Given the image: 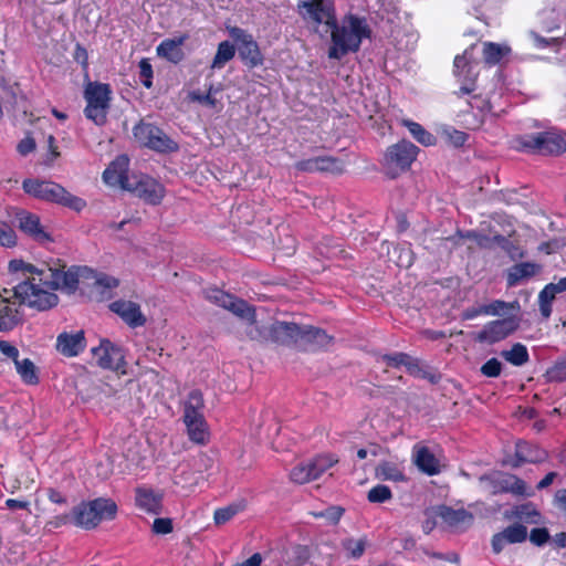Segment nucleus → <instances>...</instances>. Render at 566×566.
<instances>
[{
	"label": "nucleus",
	"mask_w": 566,
	"mask_h": 566,
	"mask_svg": "<svg viewBox=\"0 0 566 566\" xmlns=\"http://www.w3.org/2000/svg\"><path fill=\"white\" fill-rule=\"evenodd\" d=\"M90 273L87 266H70L60 261L45 265L39 276L31 282L19 283L13 287L14 297L21 304L36 311H48L59 303V296L49 290H61L67 294L76 292L80 285L84 289V281Z\"/></svg>",
	"instance_id": "obj_1"
},
{
	"label": "nucleus",
	"mask_w": 566,
	"mask_h": 566,
	"mask_svg": "<svg viewBox=\"0 0 566 566\" xmlns=\"http://www.w3.org/2000/svg\"><path fill=\"white\" fill-rule=\"evenodd\" d=\"M129 158L118 156L103 172V180L109 186H119L122 189L135 193L150 205L160 203L165 196V188L155 179L144 175H129Z\"/></svg>",
	"instance_id": "obj_2"
},
{
	"label": "nucleus",
	"mask_w": 566,
	"mask_h": 566,
	"mask_svg": "<svg viewBox=\"0 0 566 566\" xmlns=\"http://www.w3.org/2000/svg\"><path fill=\"white\" fill-rule=\"evenodd\" d=\"M332 30V45L328 50V57L340 60L349 52H357L361 40L370 36V29L366 21L356 15L345 17L339 25L337 19L329 25Z\"/></svg>",
	"instance_id": "obj_3"
},
{
	"label": "nucleus",
	"mask_w": 566,
	"mask_h": 566,
	"mask_svg": "<svg viewBox=\"0 0 566 566\" xmlns=\"http://www.w3.org/2000/svg\"><path fill=\"white\" fill-rule=\"evenodd\" d=\"M22 188L29 196L67 207L74 211H82L86 207L84 199L73 196L61 185L40 179H25Z\"/></svg>",
	"instance_id": "obj_4"
},
{
	"label": "nucleus",
	"mask_w": 566,
	"mask_h": 566,
	"mask_svg": "<svg viewBox=\"0 0 566 566\" xmlns=\"http://www.w3.org/2000/svg\"><path fill=\"white\" fill-rule=\"evenodd\" d=\"M116 513L117 505L113 500L99 497L75 506L72 516L61 517V523L73 520L77 526L90 530L96 527L103 520H113Z\"/></svg>",
	"instance_id": "obj_5"
},
{
	"label": "nucleus",
	"mask_w": 566,
	"mask_h": 566,
	"mask_svg": "<svg viewBox=\"0 0 566 566\" xmlns=\"http://www.w3.org/2000/svg\"><path fill=\"white\" fill-rule=\"evenodd\" d=\"M86 118L98 126L107 122V114L111 107V88L108 84L90 82L84 91Z\"/></svg>",
	"instance_id": "obj_6"
},
{
	"label": "nucleus",
	"mask_w": 566,
	"mask_h": 566,
	"mask_svg": "<svg viewBox=\"0 0 566 566\" xmlns=\"http://www.w3.org/2000/svg\"><path fill=\"white\" fill-rule=\"evenodd\" d=\"M133 134L142 146L155 151L167 153L178 149V144L154 124L140 122L134 127Z\"/></svg>",
	"instance_id": "obj_7"
},
{
	"label": "nucleus",
	"mask_w": 566,
	"mask_h": 566,
	"mask_svg": "<svg viewBox=\"0 0 566 566\" xmlns=\"http://www.w3.org/2000/svg\"><path fill=\"white\" fill-rule=\"evenodd\" d=\"M521 145L536 154L558 156L566 151V140L555 132H542L521 138Z\"/></svg>",
	"instance_id": "obj_8"
},
{
	"label": "nucleus",
	"mask_w": 566,
	"mask_h": 566,
	"mask_svg": "<svg viewBox=\"0 0 566 566\" xmlns=\"http://www.w3.org/2000/svg\"><path fill=\"white\" fill-rule=\"evenodd\" d=\"M419 148L408 140L390 146L384 157L387 172L395 177L399 171L407 170L417 158Z\"/></svg>",
	"instance_id": "obj_9"
},
{
	"label": "nucleus",
	"mask_w": 566,
	"mask_h": 566,
	"mask_svg": "<svg viewBox=\"0 0 566 566\" xmlns=\"http://www.w3.org/2000/svg\"><path fill=\"white\" fill-rule=\"evenodd\" d=\"M298 14L315 25L324 23L329 28L335 23L334 4L329 0H302L297 3Z\"/></svg>",
	"instance_id": "obj_10"
},
{
	"label": "nucleus",
	"mask_w": 566,
	"mask_h": 566,
	"mask_svg": "<svg viewBox=\"0 0 566 566\" xmlns=\"http://www.w3.org/2000/svg\"><path fill=\"white\" fill-rule=\"evenodd\" d=\"M480 482L493 495L500 493L528 495L526 483L513 474L496 472L490 475H482Z\"/></svg>",
	"instance_id": "obj_11"
},
{
	"label": "nucleus",
	"mask_w": 566,
	"mask_h": 566,
	"mask_svg": "<svg viewBox=\"0 0 566 566\" xmlns=\"http://www.w3.org/2000/svg\"><path fill=\"white\" fill-rule=\"evenodd\" d=\"M338 460L333 455H319L315 459L295 465L290 472V479L297 484L308 483L318 479L326 470Z\"/></svg>",
	"instance_id": "obj_12"
},
{
	"label": "nucleus",
	"mask_w": 566,
	"mask_h": 566,
	"mask_svg": "<svg viewBox=\"0 0 566 566\" xmlns=\"http://www.w3.org/2000/svg\"><path fill=\"white\" fill-rule=\"evenodd\" d=\"M116 277L104 273H97L90 269V273L84 281L83 291H87L88 296L97 302L108 300L113 296V290L118 286Z\"/></svg>",
	"instance_id": "obj_13"
},
{
	"label": "nucleus",
	"mask_w": 566,
	"mask_h": 566,
	"mask_svg": "<svg viewBox=\"0 0 566 566\" xmlns=\"http://www.w3.org/2000/svg\"><path fill=\"white\" fill-rule=\"evenodd\" d=\"M229 32L231 38L237 42L240 57L247 65L254 67L262 64V54L251 34L238 27L230 29Z\"/></svg>",
	"instance_id": "obj_14"
},
{
	"label": "nucleus",
	"mask_w": 566,
	"mask_h": 566,
	"mask_svg": "<svg viewBox=\"0 0 566 566\" xmlns=\"http://www.w3.org/2000/svg\"><path fill=\"white\" fill-rule=\"evenodd\" d=\"M518 327V323L513 317L497 319L488 323L479 333L474 340L479 343L494 344L511 335Z\"/></svg>",
	"instance_id": "obj_15"
},
{
	"label": "nucleus",
	"mask_w": 566,
	"mask_h": 566,
	"mask_svg": "<svg viewBox=\"0 0 566 566\" xmlns=\"http://www.w3.org/2000/svg\"><path fill=\"white\" fill-rule=\"evenodd\" d=\"M92 355L104 369L119 370L125 364L122 349L108 339H102L99 346L92 349Z\"/></svg>",
	"instance_id": "obj_16"
},
{
	"label": "nucleus",
	"mask_w": 566,
	"mask_h": 566,
	"mask_svg": "<svg viewBox=\"0 0 566 566\" xmlns=\"http://www.w3.org/2000/svg\"><path fill=\"white\" fill-rule=\"evenodd\" d=\"M527 527L521 523H513L492 537V548L495 554L501 553L509 544H520L527 538Z\"/></svg>",
	"instance_id": "obj_17"
},
{
	"label": "nucleus",
	"mask_w": 566,
	"mask_h": 566,
	"mask_svg": "<svg viewBox=\"0 0 566 566\" xmlns=\"http://www.w3.org/2000/svg\"><path fill=\"white\" fill-rule=\"evenodd\" d=\"M295 168L300 171L307 172L326 171L333 174H342L344 171L345 165L337 158L325 156L297 161L295 164Z\"/></svg>",
	"instance_id": "obj_18"
},
{
	"label": "nucleus",
	"mask_w": 566,
	"mask_h": 566,
	"mask_svg": "<svg viewBox=\"0 0 566 566\" xmlns=\"http://www.w3.org/2000/svg\"><path fill=\"white\" fill-rule=\"evenodd\" d=\"M305 325L301 326L295 323L276 322L271 325L269 335L271 338L281 344L295 343L301 344Z\"/></svg>",
	"instance_id": "obj_19"
},
{
	"label": "nucleus",
	"mask_w": 566,
	"mask_h": 566,
	"mask_svg": "<svg viewBox=\"0 0 566 566\" xmlns=\"http://www.w3.org/2000/svg\"><path fill=\"white\" fill-rule=\"evenodd\" d=\"M504 518L516 521V523L523 525H539L544 523L543 515L532 502L514 505L512 509L506 510Z\"/></svg>",
	"instance_id": "obj_20"
},
{
	"label": "nucleus",
	"mask_w": 566,
	"mask_h": 566,
	"mask_svg": "<svg viewBox=\"0 0 566 566\" xmlns=\"http://www.w3.org/2000/svg\"><path fill=\"white\" fill-rule=\"evenodd\" d=\"M109 308L130 327H139L146 323L140 306L135 302L116 301L109 305Z\"/></svg>",
	"instance_id": "obj_21"
},
{
	"label": "nucleus",
	"mask_w": 566,
	"mask_h": 566,
	"mask_svg": "<svg viewBox=\"0 0 566 566\" xmlns=\"http://www.w3.org/2000/svg\"><path fill=\"white\" fill-rule=\"evenodd\" d=\"M334 343V337L324 329L305 325L300 346L306 350L327 349Z\"/></svg>",
	"instance_id": "obj_22"
},
{
	"label": "nucleus",
	"mask_w": 566,
	"mask_h": 566,
	"mask_svg": "<svg viewBox=\"0 0 566 566\" xmlns=\"http://www.w3.org/2000/svg\"><path fill=\"white\" fill-rule=\"evenodd\" d=\"M85 348V336L83 331L76 333H61L56 339V349L63 356H77Z\"/></svg>",
	"instance_id": "obj_23"
},
{
	"label": "nucleus",
	"mask_w": 566,
	"mask_h": 566,
	"mask_svg": "<svg viewBox=\"0 0 566 566\" xmlns=\"http://www.w3.org/2000/svg\"><path fill=\"white\" fill-rule=\"evenodd\" d=\"M163 493L149 488H137L135 502L136 505L149 514L158 515L163 510Z\"/></svg>",
	"instance_id": "obj_24"
},
{
	"label": "nucleus",
	"mask_w": 566,
	"mask_h": 566,
	"mask_svg": "<svg viewBox=\"0 0 566 566\" xmlns=\"http://www.w3.org/2000/svg\"><path fill=\"white\" fill-rule=\"evenodd\" d=\"M548 458L545 450L527 442H517L515 448V460L512 462L513 468H518L523 463H541Z\"/></svg>",
	"instance_id": "obj_25"
},
{
	"label": "nucleus",
	"mask_w": 566,
	"mask_h": 566,
	"mask_svg": "<svg viewBox=\"0 0 566 566\" xmlns=\"http://www.w3.org/2000/svg\"><path fill=\"white\" fill-rule=\"evenodd\" d=\"M542 271V265L534 262H522L514 264L507 270L506 283L509 287L516 286Z\"/></svg>",
	"instance_id": "obj_26"
},
{
	"label": "nucleus",
	"mask_w": 566,
	"mask_h": 566,
	"mask_svg": "<svg viewBox=\"0 0 566 566\" xmlns=\"http://www.w3.org/2000/svg\"><path fill=\"white\" fill-rule=\"evenodd\" d=\"M17 220L20 230L31 235L36 241L43 242L50 240L49 234L43 230L40 218L36 214L22 210L17 213Z\"/></svg>",
	"instance_id": "obj_27"
},
{
	"label": "nucleus",
	"mask_w": 566,
	"mask_h": 566,
	"mask_svg": "<svg viewBox=\"0 0 566 566\" xmlns=\"http://www.w3.org/2000/svg\"><path fill=\"white\" fill-rule=\"evenodd\" d=\"M413 463L417 468L428 474L436 475L440 472V463L436 455L424 446H415L413 448Z\"/></svg>",
	"instance_id": "obj_28"
},
{
	"label": "nucleus",
	"mask_w": 566,
	"mask_h": 566,
	"mask_svg": "<svg viewBox=\"0 0 566 566\" xmlns=\"http://www.w3.org/2000/svg\"><path fill=\"white\" fill-rule=\"evenodd\" d=\"M438 516L451 527L470 526L473 522L472 513L464 509L453 510L446 505L438 507Z\"/></svg>",
	"instance_id": "obj_29"
},
{
	"label": "nucleus",
	"mask_w": 566,
	"mask_h": 566,
	"mask_svg": "<svg viewBox=\"0 0 566 566\" xmlns=\"http://www.w3.org/2000/svg\"><path fill=\"white\" fill-rule=\"evenodd\" d=\"M186 36L178 39H167L157 46V54L161 57L167 59L172 63H178L184 59V52L181 45L184 44Z\"/></svg>",
	"instance_id": "obj_30"
},
{
	"label": "nucleus",
	"mask_w": 566,
	"mask_h": 566,
	"mask_svg": "<svg viewBox=\"0 0 566 566\" xmlns=\"http://www.w3.org/2000/svg\"><path fill=\"white\" fill-rule=\"evenodd\" d=\"M226 310L247 321V323H255V308L241 298L231 295Z\"/></svg>",
	"instance_id": "obj_31"
},
{
	"label": "nucleus",
	"mask_w": 566,
	"mask_h": 566,
	"mask_svg": "<svg viewBox=\"0 0 566 566\" xmlns=\"http://www.w3.org/2000/svg\"><path fill=\"white\" fill-rule=\"evenodd\" d=\"M375 475L377 479L384 481L401 482L406 480L399 467L390 461L380 462L375 469Z\"/></svg>",
	"instance_id": "obj_32"
},
{
	"label": "nucleus",
	"mask_w": 566,
	"mask_h": 566,
	"mask_svg": "<svg viewBox=\"0 0 566 566\" xmlns=\"http://www.w3.org/2000/svg\"><path fill=\"white\" fill-rule=\"evenodd\" d=\"M19 322L20 317L18 310L9 305L7 301L3 300L0 303V331H11Z\"/></svg>",
	"instance_id": "obj_33"
},
{
	"label": "nucleus",
	"mask_w": 566,
	"mask_h": 566,
	"mask_svg": "<svg viewBox=\"0 0 566 566\" xmlns=\"http://www.w3.org/2000/svg\"><path fill=\"white\" fill-rule=\"evenodd\" d=\"M501 356L514 366H523L530 360V355L525 345L516 343L511 349L502 350Z\"/></svg>",
	"instance_id": "obj_34"
},
{
	"label": "nucleus",
	"mask_w": 566,
	"mask_h": 566,
	"mask_svg": "<svg viewBox=\"0 0 566 566\" xmlns=\"http://www.w3.org/2000/svg\"><path fill=\"white\" fill-rule=\"evenodd\" d=\"M235 54V46L229 41L219 43L217 53L211 63V69H222Z\"/></svg>",
	"instance_id": "obj_35"
},
{
	"label": "nucleus",
	"mask_w": 566,
	"mask_h": 566,
	"mask_svg": "<svg viewBox=\"0 0 566 566\" xmlns=\"http://www.w3.org/2000/svg\"><path fill=\"white\" fill-rule=\"evenodd\" d=\"M402 124L418 143L423 146H432L436 144V137L427 132L420 124L407 119H405Z\"/></svg>",
	"instance_id": "obj_36"
},
{
	"label": "nucleus",
	"mask_w": 566,
	"mask_h": 566,
	"mask_svg": "<svg viewBox=\"0 0 566 566\" xmlns=\"http://www.w3.org/2000/svg\"><path fill=\"white\" fill-rule=\"evenodd\" d=\"M15 368L22 380L29 385H35L39 382L36 368L29 358L17 360L14 363Z\"/></svg>",
	"instance_id": "obj_37"
},
{
	"label": "nucleus",
	"mask_w": 566,
	"mask_h": 566,
	"mask_svg": "<svg viewBox=\"0 0 566 566\" xmlns=\"http://www.w3.org/2000/svg\"><path fill=\"white\" fill-rule=\"evenodd\" d=\"M9 270L13 273L22 272V274L25 275V279L20 283H27L39 276V272L42 268L39 269L32 264L23 262L22 260H12L9 262Z\"/></svg>",
	"instance_id": "obj_38"
},
{
	"label": "nucleus",
	"mask_w": 566,
	"mask_h": 566,
	"mask_svg": "<svg viewBox=\"0 0 566 566\" xmlns=\"http://www.w3.org/2000/svg\"><path fill=\"white\" fill-rule=\"evenodd\" d=\"M510 52L507 46H502L496 43L488 42L484 44L483 56L485 63L494 65L499 63L504 55Z\"/></svg>",
	"instance_id": "obj_39"
},
{
	"label": "nucleus",
	"mask_w": 566,
	"mask_h": 566,
	"mask_svg": "<svg viewBox=\"0 0 566 566\" xmlns=\"http://www.w3.org/2000/svg\"><path fill=\"white\" fill-rule=\"evenodd\" d=\"M188 436L191 441L205 444L208 441V428L206 420H199L190 423H186Z\"/></svg>",
	"instance_id": "obj_40"
},
{
	"label": "nucleus",
	"mask_w": 566,
	"mask_h": 566,
	"mask_svg": "<svg viewBox=\"0 0 566 566\" xmlns=\"http://www.w3.org/2000/svg\"><path fill=\"white\" fill-rule=\"evenodd\" d=\"M520 303L517 301L507 303L501 300H496L491 304L484 305V314L485 315H502L507 311H518Z\"/></svg>",
	"instance_id": "obj_41"
},
{
	"label": "nucleus",
	"mask_w": 566,
	"mask_h": 566,
	"mask_svg": "<svg viewBox=\"0 0 566 566\" xmlns=\"http://www.w3.org/2000/svg\"><path fill=\"white\" fill-rule=\"evenodd\" d=\"M556 295L545 285L538 294L539 312L544 318H548L552 314V304Z\"/></svg>",
	"instance_id": "obj_42"
},
{
	"label": "nucleus",
	"mask_w": 566,
	"mask_h": 566,
	"mask_svg": "<svg viewBox=\"0 0 566 566\" xmlns=\"http://www.w3.org/2000/svg\"><path fill=\"white\" fill-rule=\"evenodd\" d=\"M366 543L365 538H346L342 542V546L349 557L359 558L365 552Z\"/></svg>",
	"instance_id": "obj_43"
},
{
	"label": "nucleus",
	"mask_w": 566,
	"mask_h": 566,
	"mask_svg": "<svg viewBox=\"0 0 566 566\" xmlns=\"http://www.w3.org/2000/svg\"><path fill=\"white\" fill-rule=\"evenodd\" d=\"M391 490L384 484H378L370 489L367 494V499L370 503H384L391 500Z\"/></svg>",
	"instance_id": "obj_44"
},
{
	"label": "nucleus",
	"mask_w": 566,
	"mask_h": 566,
	"mask_svg": "<svg viewBox=\"0 0 566 566\" xmlns=\"http://www.w3.org/2000/svg\"><path fill=\"white\" fill-rule=\"evenodd\" d=\"M547 376L552 381L566 380V356L555 363V365L547 370Z\"/></svg>",
	"instance_id": "obj_45"
},
{
	"label": "nucleus",
	"mask_w": 566,
	"mask_h": 566,
	"mask_svg": "<svg viewBox=\"0 0 566 566\" xmlns=\"http://www.w3.org/2000/svg\"><path fill=\"white\" fill-rule=\"evenodd\" d=\"M239 512L238 505H229L227 507L218 509L214 512L213 520L217 525H222L229 522Z\"/></svg>",
	"instance_id": "obj_46"
},
{
	"label": "nucleus",
	"mask_w": 566,
	"mask_h": 566,
	"mask_svg": "<svg viewBox=\"0 0 566 566\" xmlns=\"http://www.w3.org/2000/svg\"><path fill=\"white\" fill-rule=\"evenodd\" d=\"M528 538L533 545L541 547L551 539V535L546 527H535L530 532Z\"/></svg>",
	"instance_id": "obj_47"
},
{
	"label": "nucleus",
	"mask_w": 566,
	"mask_h": 566,
	"mask_svg": "<svg viewBox=\"0 0 566 566\" xmlns=\"http://www.w3.org/2000/svg\"><path fill=\"white\" fill-rule=\"evenodd\" d=\"M139 78L142 83L147 87L150 88L153 85L151 78H153V67L151 64L147 59H143L139 62Z\"/></svg>",
	"instance_id": "obj_48"
},
{
	"label": "nucleus",
	"mask_w": 566,
	"mask_h": 566,
	"mask_svg": "<svg viewBox=\"0 0 566 566\" xmlns=\"http://www.w3.org/2000/svg\"><path fill=\"white\" fill-rule=\"evenodd\" d=\"M501 371H502V364L496 358L489 359L481 367V373L485 377H491V378L497 377V376H500Z\"/></svg>",
	"instance_id": "obj_49"
},
{
	"label": "nucleus",
	"mask_w": 566,
	"mask_h": 566,
	"mask_svg": "<svg viewBox=\"0 0 566 566\" xmlns=\"http://www.w3.org/2000/svg\"><path fill=\"white\" fill-rule=\"evenodd\" d=\"M409 357L410 355L406 353H395L381 356V360L385 361L390 367H406Z\"/></svg>",
	"instance_id": "obj_50"
},
{
	"label": "nucleus",
	"mask_w": 566,
	"mask_h": 566,
	"mask_svg": "<svg viewBox=\"0 0 566 566\" xmlns=\"http://www.w3.org/2000/svg\"><path fill=\"white\" fill-rule=\"evenodd\" d=\"M0 244L3 247H13L15 244L14 231L2 221H0Z\"/></svg>",
	"instance_id": "obj_51"
},
{
	"label": "nucleus",
	"mask_w": 566,
	"mask_h": 566,
	"mask_svg": "<svg viewBox=\"0 0 566 566\" xmlns=\"http://www.w3.org/2000/svg\"><path fill=\"white\" fill-rule=\"evenodd\" d=\"M203 406H205V403H203L202 394L199 390H192L188 395V399L185 403V408L202 412Z\"/></svg>",
	"instance_id": "obj_52"
},
{
	"label": "nucleus",
	"mask_w": 566,
	"mask_h": 566,
	"mask_svg": "<svg viewBox=\"0 0 566 566\" xmlns=\"http://www.w3.org/2000/svg\"><path fill=\"white\" fill-rule=\"evenodd\" d=\"M230 297V294L218 289H213L207 292V298L223 308H226Z\"/></svg>",
	"instance_id": "obj_53"
},
{
	"label": "nucleus",
	"mask_w": 566,
	"mask_h": 566,
	"mask_svg": "<svg viewBox=\"0 0 566 566\" xmlns=\"http://www.w3.org/2000/svg\"><path fill=\"white\" fill-rule=\"evenodd\" d=\"M468 53H469V51H465L463 55L455 56V59H454V69H455V71L454 72H455L457 75L463 74L465 69H468L467 70V74H470L471 66H470Z\"/></svg>",
	"instance_id": "obj_54"
},
{
	"label": "nucleus",
	"mask_w": 566,
	"mask_h": 566,
	"mask_svg": "<svg viewBox=\"0 0 566 566\" xmlns=\"http://www.w3.org/2000/svg\"><path fill=\"white\" fill-rule=\"evenodd\" d=\"M172 531L170 518H156L153 524V532L156 534H169Z\"/></svg>",
	"instance_id": "obj_55"
},
{
	"label": "nucleus",
	"mask_w": 566,
	"mask_h": 566,
	"mask_svg": "<svg viewBox=\"0 0 566 566\" xmlns=\"http://www.w3.org/2000/svg\"><path fill=\"white\" fill-rule=\"evenodd\" d=\"M406 369L412 376L421 377V378H426L427 377V370H424L420 366L418 359H415L411 356L409 357V359H408V361L406 364Z\"/></svg>",
	"instance_id": "obj_56"
},
{
	"label": "nucleus",
	"mask_w": 566,
	"mask_h": 566,
	"mask_svg": "<svg viewBox=\"0 0 566 566\" xmlns=\"http://www.w3.org/2000/svg\"><path fill=\"white\" fill-rule=\"evenodd\" d=\"M249 326L247 328V335L249 338L253 340H263L268 338L266 332L258 326L256 322L254 324L248 323Z\"/></svg>",
	"instance_id": "obj_57"
},
{
	"label": "nucleus",
	"mask_w": 566,
	"mask_h": 566,
	"mask_svg": "<svg viewBox=\"0 0 566 566\" xmlns=\"http://www.w3.org/2000/svg\"><path fill=\"white\" fill-rule=\"evenodd\" d=\"M465 238L476 242V244L484 249H491V237L478 233L475 231H469Z\"/></svg>",
	"instance_id": "obj_58"
},
{
	"label": "nucleus",
	"mask_w": 566,
	"mask_h": 566,
	"mask_svg": "<svg viewBox=\"0 0 566 566\" xmlns=\"http://www.w3.org/2000/svg\"><path fill=\"white\" fill-rule=\"evenodd\" d=\"M0 352L8 358H11L14 363L19 360L18 348L7 340H0Z\"/></svg>",
	"instance_id": "obj_59"
},
{
	"label": "nucleus",
	"mask_w": 566,
	"mask_h": 566,
	"mask_svg": "<svg viewBox=\"0 0 566 566\" xmlns=\"http://www.w3.org/2000/svg\"><path fill=\"white\" fill-rule=\"evenodd\" d=\"M211 90H212V88H210V90H209V92H208L207 94H201V93H199V92H192V93L190 94V98H191L192 101H197V102H199V103H201V104H206V105H209V106H211V107H214V106H216V102H217V101H216V98H214V97H212V95H211Z\"/></svg>",
	"instance_id": "obj_60"
},
{
	"label": "nucleus",
	"mask_w": 566,
	"mask_h": 566,
	"mask_svg": "<svg viewBox=\"0 0 566 566\" xmlns=\"http://www.w3.org/2000/svg\"><path fill=\"white\" fill-rule=\"evenodd\" d=\"M293 555L296 563L302 565L310 558V549L304 545H295L293 547Z\"/></svg>",
	"instance_id": "obj_61"
},
{
	"label": "nucleus",
	"mask_w": 566,
	"mask_h": 566,
	"mask_svg": "<svg viewBox=\"0 0 566 566\" xmlns=\"http://www.w3.org/2000/svg\"><path fill=\"white\" fill-rule=\"evenodd\" d=\"M344 510L339 506H329L324 511V518H326L332 524L338 523L342 517Z\"/></svg>",
	"instance_id": "obj_62"
},
{
	"label": "nucleus",
	"mask_w": 566,
	"mask_h": 566,
	"mask_svg": "<svg viewBox=\"0 0 566 566\" xmlns=\"http://www.w3.org/2000/svg\"><path fill=\"white\" fill-rule=\"evenodd\" d=\"M447 136L449 142L457 147L462 146L468 139V135L465 133L455 129L448 132Z\"/></svg>",
	"instance_id": "obj_63"
},
{
	"label": "nucleus",
	"mask_w": 566,
	"mask_h": 566,
	"mask_svg": "<svg viewBox=\"0 0 566 566\" xmlns=\"http://www.w3.org/2000/svg\"><path fill=\"white\" fill-rule=\"evenodd\" d=\"M17 149L22 156H25L35 149V142L33 138L27 137L18 144Z\"/></svg>",
	"instance_id": "obj_64"
}]
</instances>
